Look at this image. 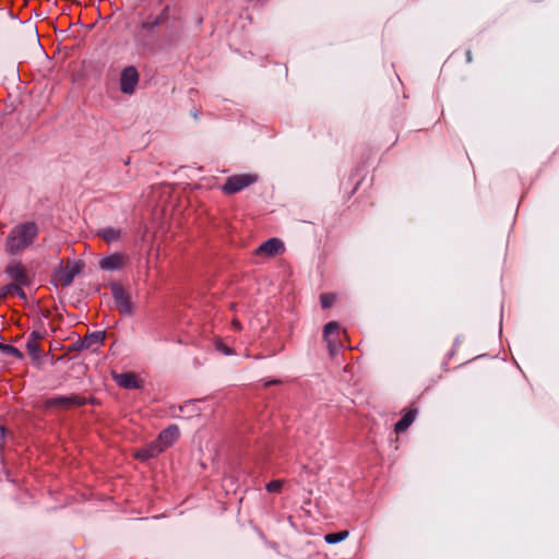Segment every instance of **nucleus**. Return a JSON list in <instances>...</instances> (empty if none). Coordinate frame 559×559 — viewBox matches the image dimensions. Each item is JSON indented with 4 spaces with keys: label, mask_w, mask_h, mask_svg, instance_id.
I'll return each mask as SVG.
<instances>
[{
    "label": "nucleus",
    "mask_w": 559,
    "mask_h": 559,
    "mask_svg": "<svg viewBox=\"0 0 559 559\" xmlns=\"http://www.w3.org/2000/svg\"><path fill=\"white\" fill-rule=\"evenodd\" d=\"M3 438V428L0 429V440Z\"/></svg>",
    "instance_id": "27"
},
{
    "label": "nucleus",
    "mask_w": 559,
    "mask_h": 559,
    "mask_svg": "<svg viewBox=\"0 0 559 559\" xmlns=\"http://www.w3.org/2000/svg\"><path fill=\"white\" fill-rule=\"evenodd\" d=\"M347 536H348V532L347 531H341V532H337V533L326 534L324 536V540L328 544H336V543H340V542L344 540Z\"/></svg>",
    "instance_id": "20"
},
{
    "label": "nucleus",
    "mask_w": 559,
    "mask_h": 559,
    "mask_svg": "<svg viewBox=\"0 0 559 559\" xmlns=\"http://www.w3.org/2000/svg\"><path fill=\"white\" fill-rule=\"evenodd\" d=\"M105 332H94L85 335L84 338L81 340V348H86L92 352H95L99 348V346L104 343Z\"/></svg>",
    "instance_id": "13"
},
{
    "label": "nucleus",
    "mask_w": 559,
    "mask_h": 559,
    "mask_svg": "<svg viewBox=\"0 0 559 559\" xmlns=\"http://www.w3.org/2000/svg\"><path fill=\"white\" fill-rule=\"evenodd\" d=\"M233 325H234V326H235V329H237V330H240V329H241V325H240V323H239L237 320H234V321H233Z\"/></svg>",
    "instance_id": "25"
},
{
    "label": "nucleus",
    "mask_w": 559,
    "mask_h": 559,
    "mask_svg": "<svg viewBox=\"0 0 559 559\" xmlns=\"http://www.w3.org/2000/svg\"><path fill=\"white\" fill-rule=\"evenodd\" d=\"M84 264L81 261L68 260L53 273L52 283L56 286L67 287L72 284L74 277L82 271Z\"/></svg>",
    "instance_id": "2"
},
{
    "label": "nucleus",
    "mask_w": 559,
    "mask_h": 559,
    "mask_svg": "<svg viewBox=\"0 0 559 559\" xmlns=\"http://www.w3.org/2000/svg\"><path fill=\"white\" fill-rule=\"evenodd\" d=\"M139 83V72L132 66L127 67L120 74V90L123 94L131 95L134 93Z\"/></svg>",
    "instance_id": "6"
},
{
    "label": "nucleus",
    "mask_w": 559,
    "mask_h": 559,
    "mask_svg": "<svg viewBox=\"0 0 559 559\" xmlns=\"http://www.w3.org/2000/svg\"><path fill=\"white\" fill-rule=\"evenodd\" d=\"M38 235V227L33 222H26L12 228L5 241V250L10 254L22 252L33 245Z\"/></svg>",
    "instance_id": "1"
},
{
    "label": "nucleus",
    "mask_w": 559,
    "mask_h": 559,
    "mask_svg": "<svg viewBox=\"0 0 559 559\" xmlns=\"http://www.w3.org/2000/svg\"><path fill=\"white\" fill-rule=\"evenodd\" d=\"M223 352H225L226 354H229V349L228 348H223Z\"/></svg>",
    "instance_id": "29"
},
{
    "label": "nucleus",
    "mask_w": 559,
    "mask_h": 559,
    "mask_svg": "<svg viewBox=\"0 0 559 559\" xmlns=\"http://www.w3.org/2000/svg\"><path fill=\"white\" fill-rule=\"evenodd\" d=\"M120 229L114 227H106L98 231V236H100L108 243L117 241L120 238Z\"/></svg>",
    "instance_id": "17"
},
{
    "label": "nucleus",
    "mask_w": 559,
    "mask_h": 559,
    "mask_svg": "<svg viewBox=\"0 0 559 559\" xmlns=\"http://www.w3.org/2000/svg\"><path fill=\"white\" fill-rule=\"evenodd\" d=\"M223 352H225L226 354H229V349L228 348H223Z\"/></svg>",
    "instance_id": "28"
},
{
    "label": "nucleus",
    "mask_w": 559,
    "mask_h": 559,
    "mask_svg": "<svg viewBox=\"0 0 559 559\" xmlns=\"http://www.w3.org/2000/svg\"><path fill=\"white\" fill-rule=\"evenodd\" d=\"M128 261V257L120 252H115L99 261V267L105 271L121 270Z\"/></svg>",
    "instance_id": "9"
},
{
    "label": "nucleus",
    "mask_w": 559,
    "mask_h": 559,
    "mask_svg": "<svg viewBox=\"0 0 559 559\" xmlns=\"http://www.w3.org/2000/svg\"><path fill=\"white\" fill-rule=\"evenodd\" d=\"M26 348L34 360H37L39 358L40 348L38 342H36L34 338H28L26 342Z\"/></svg>",
    "instance_id": "18"
},
{
    "label": "nucleus",
    "mask_w": 559,
    "mask_h": 559,
    "mask_svg": "<svg viewBox=\"0 0 559 559\" xmlns=\"http://www.w3.org/2000/svg\"><path fill=\"white\" fill-rule=\"evenodd\" d=\"M84 404H85V399L78 396V395L51 397L45 402V406L47 408L60 407V408H66V409L71 408L73 406H81Z\"/></svg>",
    "instance_id": "8"
},
{
    "label": "nucleus",
    "mask_w": 559,
    "mask_h": 559,
    "mask_svg": "<svg viewBox=\"0 0 559 559\" xmlns=\"http://www.w3.org/2000/svg\"><path fill=\"white\" fill-rule=\"evenodd\" d=\"M285 251L284 242L278 238H270L265 242L261 243L255 250V255H263L272 258L278 255Z\"/></svg>",
    "instance_id": "7"
},
{
    "label": "nucleus",
    "mask_w": 559,
    "mask_h": 559,
    "mask_svg": "<svg viewBox=\"0 0 559 559\" xmlns=\"http://www.w3.org/2000/svg\"><path fill=\"white\" fill-rule=\"evenodd\" d=\"M41 337V334L39 332H32L28 338H34L36 342Z\"/></svg>",
    "instance_id": "23"
},
{
    "label": "nucleus",
    "mask_w": 559,
    "mask_h": 559,
    "mask_svg": "<svg viewBox=\"0 0 559 559\" xmlns=\"http://www.w3.org/2000/svg\"><path fill=\"white\" fill-rule=\"evenodd\" d=\"M179 428L176 425H171L164 429L155 441L158 443V445H163V451H165L168 447L176 442V440L179 438Z\"/></svg>",
    "instance_id": "10"
},
{
    "label": "nucleus",
    "mask_w": 559,
    "mask_h": 559,
    "mask_svg": "<svg viewBox=\"0 0 559 559\" xmlns=\"http://www.w3.org/2000/svg\"><path fill=\"white\" fill-rule=\"evenodd\" d=\"M283 487V480L276 479L272 480L266 485V490L269 492H280Z\"/></svg>",
    "instance_id": "22"
},
{
    "label": "nucleus",
    "mask_w": 559,
    "mask_h": 559,
    "mask_svg": "<svg viewBox=\"0 0 559 559\" xmlns=\"http://www.w3.org/2000/svg\"><path fill=\"white\" fill-rule=\"evenodd\" d=\"M7 274L20 285L28 284V276L24 265L20 262H11L5 270Z\"/></svg>",
    "instance_id": "11"
},
{
    "label": "nucleus",
    "mask_w": 559,
    "mask_h": 559,
    "mask_svg": "<svg viewBox=\"0 0 559 559\" xmlns=\"http://www.w3.org/2000/svg\"><path fill=\"white\" fill-rule=\"evenodd\" d=\"M280 383H281V380H277V379H276V380H272V381H266V382L264 383V385H265V386H269V385H271V384H280Z\"/></svg>",
    "instance_id": "24"
},
{
    "label": "nucleus",
    "mask_w": 559,
    "mask_h": 559,
    "mask_svg": "<svg viewBox=\"0 0 559 559\" xmlns=\"http://www.w3.org/2000/svg\"><path fill=\"white\" fill-rule=\"evenodd\" d=\"M22 285L20 284H16V283H12V284H9V285H5L3 287L0 288V298H5L8 296H19L21 299H25L26 298V295L23 290V288L21 287Z\"/></svg>",
    "instance_id": "16"
},
{
    "label": "nucleus",
    "mask_w": 559,
    "mask_h": 559,
    "mask_svg": "<svg viewBox=\"0 0 559 559\" xmlns=\"http://www.w3.org/2000/svg\"><path fill=\"white\" fill-rule=\"evenodd\" d=\"M111 293L119 312L123 316H131L133 313L132 302L129 294L123 289V287L118 284H114L111 286Z\"/></svg>",
    "instance_id": "5"
},
{
    "label": "nucleus",
    "mask_w": 559,
    "mask_h": 559,
    "mask_svg": "<svg viewBox=\"0 0 559 559\" xmlns=\"http://www.w3.org/2000/svg\"><path fill=\"white\" fill-rule=\"evenodd\" d=\"M74 348H75V349H82V348H81V340H79V341L74 344Z\"/></svg>",
    "instance_id": "26"
},
{
    "label": "nucleus",
    "mask_w": 559,
    "mask_h": 559,
    "mask_svg": "<svg viewBox=\"0 0 559 559\" xmlns=\"http://www.w3.org/2000/svg\"><path fill=\"white\" fill-rule=\"evenodd\" d=\"M163 452V445H158L156 441H152L150 444L140 449L135 453V457L141 461H146L156 457Z\"/></svg>",
    "instance_id": "14"
},
{
    "label": "nucleus",
    "mask_w": 559,
    "mask_h": 559,
    "mask_svg": "<svg viewBox=\"0 0 559 559\" xmlns=\"http://www.w3.org/2000/svg\"><path fill=\"white\" fill-rule=\"evenodd\" d=\"M114 379L121 388L124 389H138L140 386L139 379L135 374L130 372L115 374Z\"/></svg>",
    "instance_id": "15"
},
{
    "label": "nucleus",
    "mask_w": 559,
    "mask_h": 559,
    "mask_svg": "<svg viewBox=\"0 0 559 559\" xmlns=\"http://www.w3.org/2000/svg\"><path fill=\"white\" fill-rule=\"evenodd\" d=\"M418 414V409L414 406L404 411L402 418L395 424L394 431L396 433H402L406 431L409 426L415 421L416 416Z\"/></svg>",
    "instance_id": "12"
},
{
    "label": "nucleus",
    "mask_w": 559,
    "mask_h": 559,
    "mask_svg": "<svg viewBox=\"0 0 559 559\" xmlns=\"http://www.w3.org/2000/svg\"><path fill=\"white\" fill-rule=\"evenodd\" d=\"M323 335L331 355H334L338 350L342 346V337L346 336L345 332L341 331L340 324L335 321L325 324Z\"/></svg>",
    "instance_id": "4"
},
{
    "label": "nucleus",
    "mask_w": 559,
    "mask_h": 559,
    "mask_svg": "<svg viewBox=\"0 0 559 559\" xmlns=\"http://www.w3.org/2000/svg\"><path fill=\"white\" fill-rule=\"evenodd\" d=\"M258 181L255 174H237L228 177L222 187L224 194L230 195L242 191Z\"/></svg>",
    "instance_id": "3"
},
{
    "label": "nucleus",
    "mask_w": 559,
    "mask_h": 559,
    "mask_svg": "<svg viewBox=\"0 0 559 559\" xmlns=\"http://www.w3.org/2000/svg\"><path fill=\"white\" fill-rule=\"evenodd\" d=\"M335 299H336V297L334 294H322L320 296V301H321L322 308H324V309L330 308L334 304Z\"/></svg>",
    "instance_id": "21"
},
{
    "label": "nucleus",
    "mask_w": 559,
    "mask_h": 559,
    "mask_svg": "<svg viewBox=\"0 0 559 559\" xmlns=\"http://www.w3.org/2000/svg\"><path fill=\"white\" fill-rule=\"evenodd\" d=\"M0 350L4 355L12 356L15 359H22L23 358V354L16 347H14L12 345L0 343Z\"/></svg>",
    "instance_id": "19"
}]
</instances>
